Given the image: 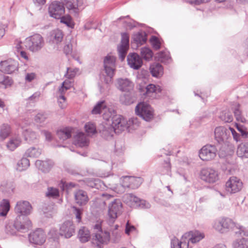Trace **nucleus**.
Instances as JSON below:
<instances>
[{
    "label": "nucleus",
    "instance_id": "f257e3e1",
    "mask_svg": "<svg viewBox=\"0 0 248 248\" xmlns=\"http://www.w3.org/2000/svg\"><path fill=\"white\" fill-rule=\"evenodd\" d=\"M112 113L109 121L103 122L99 128L102 136L107 139L111 138L114 133H119L129 127L127 120L123 116L116 114L114 110Z\"/></svg>",
    "mask_w": 248,
    "mask_h": 248
},
{
    "label": "nucleus",
    "instance_id": "f03ea898",
    "mask_svg": "<svg viewBox=\"0 0 248 248\" xmlns=\"http://www.w3.org/2000/svg\"><path fill=\"white\" fill-rule=\"evenodd\" d=\"M17 217L15 221V227L20 230H29L31 226V222L27 216L32 212V206L30 203L26 201L17 202L15 208Z\"/></svg>",
    "mask_w": 248,
    "mask_h": 248
},
{
    "label": "nucleus",
    "instance_id": "7ed1b4c3",
    "mask_svg": "<svg viewBox=\"0 0 248 248\" xmlns=\"http://www.w3.org/2000/svg\"><path fill=\"white\" fill-rule=\"evenodd\" d=\"M45 44L43 37L36 33L27 37L24 41L26 48L32 52H36L40 50Z\"/></svg>",
    "mask_w": 248,
    "mask_h": 248
},
{
    "label": "nucleus",
    "instance_id": "20e7f679",
    "mask_svg": "<svg viewBox=\"0 0 248 248\" xmlns=\"http://www.w3.org/2000/svg\"><path fill=\"white\" fill-rule=\"evenodd\" d=\"M131 176H125L119 178L117 176H115L111 178L112 183L109 184L110 188L118 193L124 192L125 188L130 187V182Z\"/></svg>",
    "mask_w": 248,
    "mask_h": 248
},
{
    "label": "nucleus",
    "instance_id": "39448f33",
    "mask_svg": "<svg viewBox=\"0 0 248 248\" xmlns=\"http://www.w3.org/2000/svg\"><path fill=\"white\" fill-rule=\"evenodd\" d=\"M116 58L112 55H108L104 60V68L107 77L104 78V82L109 84L112 82L115 69Z\"/></svg>",
    "mask_w": 248,
    "mask_h": 248
},
{
    "label": "nucleus",
    "instance_id": "423d86ee",
    "mask_svg": "<svg viewBox=\"0 0 248 248\" xmlns=\"http://www.w3.org/2000/svg\"><path fill=\"white\" fill-rule=\"evenodd\" d=\"M234 222L228 217H219L212 223L213 228L220 233H223L232 230Z\"/></svg>",
    "mask_w": 248,
    "mask_h": 248
},
{
    "label": "nucleus",
    "instance_id": "0eeeda50",
    "mask_svg": "<svg viewBox=\"0 0 248 248\" xmlns=\"http://www.w3.org/2000/svg\"><path fill=\"white\" fill-rule=\"evenodd\" d=\"M136 114L146 121H151L154 117V110L147 103L140 102L135 108Z\"/></svg>",
    "mask_w": 248,
    "mask_h": 248
},
{
    "label": "nucleus",
    "instance_id": "6e6552de",
    "mask_svg": "<svg viewBox=\"0 0 248 248\" xmlns=\"http://www.w3.org/2000/svg\"><path fill=\"white\" fill-rule=\"evenodd\" d=\"M204 236L203 232L198 230H193L184 233L180 240L182 242H186L188 248L189 242L196 243L204 238Z\"/></svg>",
    "mask_w": 248,
    "mask_h": 248
},
{
    "label": "nucleus",
    "instance_id": "1a4fd4ad",
    "mask_svg": "<svg viewBox=\"0 0 248 248\" xmlns=\"http://www.w3.org/2000/svg\"><path fill=\"white\" fill-rule=\"evenodd\" d=\"M113 109L108 108L105 101L98 102L92 110L93 114H98L103 113V119L105 121H109L112 116Z\"/></svg>",
    "mask_w": 248,
    "mask_h": 248
},
{
    "label": "nucleus",
    "instance_id": "9d476101",
    "mask_svg": "<svg viewBox=\"0 0 248 248\" xmlns=\"http://www.w3.org/2000/svg\"><path fill=\"white\" fill-rule=\"evenodd\" d=\"M108 207V216L109 217V221L113 223L116 218L122 212V203L120 200L116 199L109 204Z\"/></svg>",
    "mask_w": 248,
    "mask_h": 248
},
{
    "label": "nucleus",
    "instance_id": "9b49d317",
    "mask_svg": "<svg viewBox=\"0 0 248 248\" xmlns=\"http://www.w3.org/2000/svg\"><path fill=\"white\" fill-rule=\"evenodd\" d=\"M217 149L215 146L207 144L203 146L199 152V156L203 161H210L214 159L217 155Z\"/></svg>",
    "mask_w": 248,
    "mask_h": 248
},
{
    "label": "nucleus",
    "instance_id": "f8f14e48",
    "mask_svg": "<svg viewBox=\"0 0 248 248\" xmlns=\"http://www.w3.org/2000/svg\"><path fill=\"white\" fill-rule=\"evenodd\" d=\"M94 229L97 232L94 233L93 240L98 247H101L102 245L107 244L110 239L109 233L106 231H102L101 229V226L96 224L94 226Z\"/></svg>",
    "mask_w": 248,
    "mask_h": 248
},
{
    "label": "nucleus",
    "instance_id": "ddd939ff",
    "mask_svg": "<svg viewBox=\"0 0 248 248\" xmlns=\"http://www.w3.org/2000/svg\"><path fill=\"white\" fill-rule=\"evenodd\" d=\"M200 177L206 183H214L219 180V173L217 170L212 168H203L201 170Z\"/></svg>",
    "mask_w": 248,
    "mask_h": 248
},
{
    "label": "nucleus",
    "instance_id": "4468645a",
    "mask_svg": "<svg viewBox=\"0 0 248 248\" xmlns=\"http://www.w3.org/2000/svg\"><path fill=\"white\" fill-rule=\"evenodd\" d=\"M48 13L51 17L59 19L65 13V7L59 1H53L49 6Z\"/></svg>",
    "mask_w": 248,
    "mask_h": 248
},
{
    "label": "nucleus",
    "instance_id": "2eb2a0df",
    "mask_svg": "<svg viewBox=\"0 0 248 248\" xmlns=\"http://www.w3.org/2000/svg\"><path fill=\"white\" fill-rule=\"evenodd\" d=\"M226 190L231 194L239 192L243 186V183L240 179L232 176L226 183Z\"/></svg>",
    "mask_w": 248,
    "mask_h": 248
},
{
    "label": "nucleus",
    "instance_id": "dca6fc26",
    "mask_svg": "<svg viewBox=\"0 0 248 248\" xmlns=\"http://www.w3.org/2000/svg\"><path fill=\"white\" fill-rule=\"evenodd\" d=\"M128 48L129 36L127 34L124 33L122 34L121 44L118 46L119 57L122 61L125 58Z\"/></svg>",
    "mask_w": 248,
    "mask_h": 248
},
{
    "label": "nucleus",
    "instance_id": "f3484780",
    "mask_svg": "<svg viewBox=\"0 0 248 248\" xmlns=\"http://www.w3.org/2000/svg\"><path fill=\"white\" fill-rule=\"evenodd\" d=\"M46 234L41 229H38L29 235V239L31 243L41 245L46 241Z\"/></svg>",
    "mask_w": 248,
    "mask_h": 248
},
{
    "label": "nucleus",
    "instance_id": "a211bd4d",
    "mask_svg": "<svg viewBox=\"0 0 248 248\" xmlns=\"http://www.w3.org/2000/svg\"><path fill=\"white\" fill-rule=\"evenodd\" d=\"M75 228L72 221H65L60 227V234L66 238H69L75 233Z\"/></svg>",
    "mask_w": 248,
    "mask_h": 248
},
{
    "label": "nucleus",
    "instance_id": "6ab92c4d",
    "mask_svg": "<svg viewBox=\"0 0 248 248\" xmlns=\"http://www.w3.org/2000/svg\"><path fill=\"white\" fill-rule=\"evenodd\" d=\"M127 61L129 66L133 69L138 70L142 65V59L136 53L129 54L127 57Z\"/></svg>",
    "mask_w": 248,
    "mask_h": 248
},
{
    "label": "nucleus",
    "instance_id": "aec40b11",
    "mask_svg": "<svg viewBox=\"0 0 248 248\" xmlns=\"http://www.w3.org/2000/svg\"><path fill=\"white\" fill-rule=\"evenodd\" d=\"M18 62L13 60L2 62L0 64V69L3 72L11 74L17 70Z\"/></svg>",
    "mask_w": 248,
    "mask_h": 248
},
{
    "label": "nucleus",
    "instance_id": "412c9836",
    "mask_svg": "<svg viewBox=\"0 0 248 248\" xmlns=\"http://www.w3.org/2000/svg\"><path fill=\"white\" fill-rule=\"evenodd\" d=\"M229 131L223 126L217 127L214 131L215 139L219 144L224 143L228 139Z\"/></svg>",
    "mask_w": 248,
    "mask_h": 248
},
{
    "label": "nucleus",
    "instance_id": "4be33fe9",
    "mask_svg": "<svg viewBox=\"0 0 248 248\" xmlns=\"http://www.w3.org/2000/svg\"><path fill=\"white\" fill-rule=\"evenodd\" d=\"M116 86L122 92H128L133 88L134 84L128 78H119L116 80Z\"/></svg>",
    "mask_w": 248,
    "mask_h": 248
},
{
    "label": "nucleus",
    "instance_id": "5701e85b",
    "mask_svg": "<svg viewBox=\"0 0 248 248\" xmlns=\"http://www.w3.org/2000/svg\"><path fill=\"white\" fill-rule=\"evenodd\" d=\"M73 143L76 146L82 148L88 146L90 141L84 133L78 132L74 137Z\"/></svg>",
    "mask_w": 248,
    "mask_h": 248
},
{
    "label": "nucleus",
    "instance_id": "b1692460",
    "mask_svg": "<svg viewBox=\"0 0 248 248\" xmlns=\"http://www.w3.org/2000/svg\"><path fill=\"white\" fill-rule=\"evenodd\" d=\"M232 231L234 234V236L237 239L248 238V231L247 228L240 224L234 222V225Z\"/></svg>",
    "mask_w": 248,
    "mask_h": 248
},
{
    "label": "nucleus",
    "instance_id": "393cba45",
    "mask_svg": "<svg viewBox=\"0 0 248 248\" xmlns=\"http://www.w3.org/2000/svg\"><path fill=\"white\" fill-rule=\"evenodd\" d=\"M63 37L62 31L60 30L55 29L50 32L48 40L52 44L58 45L62 41Z\"/></svg>",
    "mask_w": 248,
    "mask_h": 248
},
{
    "label": "nucleus",
    "instance_id": "a878e982",
    "mask_svg": "<svg viewBox=\"0 0 248 248\" xmlns=\"http://www.w3.org/2000/svg\"><path fill=\"white\" fill-rule=\"evenodd\" d=\"M126 196L129 199L130 202L134 203L133 204V206L144 209H148L151 207V205L148 202L143 200H140L132 194H127Z\"/></svg>",
    "mask_w": 248,
    "mask_h": 248
},
{
    "label": "nucleus",
    "instance_id": "bb28decb",
    "mask_svg": "<svg viewBox=\"0 0 248 248\" xmlns=\"http://www.w3.org/2000/svg\"><path fill=\"white\" fill-rule=\"evenodd\" d=\"M27 115L29 119L34 118V121L36 123L42 124L47 118V115L44 112H40L37 113L34 110H30L27 112Z\"/></svg>",
    "mask_w": 248,
    "mask_h": 248
},
{
    "label": "nucleus",
    "instance_id": "cd10ccee",
    "mask_svg": "<svg viewBox=\"0 0 248 248\" xmlns=\"http://www.w3.org/2000/svg\"><path fill=\"white\" fill-rule=\"evenodd\" d=\"M53 165L54 163L51 160H46L45 161L37 160L35 162L36 167L44 172H49Z\"/></svg>",
    "mask_w": 248,
    "mask_h": 248
},
{
    "label": "nucleus",
    "instance_id": "c85d7f7f",
    "mask_svg": "<svg viewBox=\"0 0 248 248\" xmlns=\"http://www.w3.org/2000/svg\"><path fill=\"white\" fill-rule=\"evenodd\" d=\"M74 196L76 203L80 206L85 205L89 200L86 192L82 190L75 192Z\"/></svg>",
    "mask_w": 248,
    "mask_h": 248
},
{
    "label": "nucleus",
    "instance_id": "c756f323",
    "mask_svg": "<svg viewBox=\"0 0 248 248\" xmlns=\"http://www.w3.org/2000/svg\"><path fill=\"white\" fill-rule=\"evenodd\" d=\"M22 143V139L18 135H14L12 136L8 142L7 143L6 146L7 148L10 151H14L18 146H19Z\"/></svg>",
    "mask_w": 248,
    "mask_h": 248
},
{
    "label": "nucleus",
    "instance_id": "7c9ffc66",
    "mask_svg": "<svg viewBox=\"0 0 248 248\" xmlns=\"http://www.w3.org/2000/svg\"><path fill=\"white\" fill-rule=\"evenodd\" d=\"M146 95L150 98H154L157 97V94L161 91V87L153 84L148 85L146 88Z\"/></svg>",
    "mask_w": 248,
    "mask_h": 248
},
{
    "label": "nucleus",
    "instance_id": "2f4dec72",
    "mask_svg": "<svg viewBox=\"0 0 248 248\" xmlns=\"http://www.w3.org/2000/svg\"><path fill=\"white\" fill-rule=\"evenodd\" d=\"M62 4L65 5L70 13H78V5L77 0H61Z\"/></svg>",
    "mask_w": 248,
    "mask_h": 248
},
{
    "label": "nucleus",
    "instance_id": "473e14b6",
    "mask_svg": "<svg viewBox=\"0 0 248 248\" xmlns=\"http://www.w3.org/2000/svg\"><path fill=\"white\" fill-rule=\"evenodd\" d=\"M73 129L72 127H65L57 131V135L60 140L64 141L71 137Z\"/></svg>",
    "mask_w": 248,
    "mask_h": 248
},
{
    "label": "nucleus",
    "instance_id": "72a5a7b5",
    "mask_svg": "<svg viewBox=\"0 0 248 248\" xmlns=\"http://www.w3.org/2000/svg\"><path fill=\"white\" fill-rule=\"evenodd\" d=\"M150 70L152 76L154 77L159 78L163 74V68L159 63H153L150 66Z\"/></svg>",
    "mask_w": 248,
    "mask_h": 248
},
{
    "label": "nucleus",
    "instance_id": "f704fd0d",
    "mask_svg": "<svg viewBox=\"0 0 248 248\" xmlns=\"http://www.w3.org/2000/svg\"><path fill=\"white\" fill-rule=\"evenodd\" d=\"M24 139L28 143H32L38 138V134L31 129H26L22 131Z\"/></svg>",
    "mask_w": 248,
    "mask_h": 248
},
{
    "label": "nucleus",
    "instance_id": "c9c22d12",
    "mask_svg": "<svg viewBox=\"0 0 248 248\" xmlns=\"http://www.w3.org/2000/svg\"><path fill=\"white\" fill-rule=\"evenodd\" d=\"M78 237L81 242H86L88 241L90 238V232L87 228L83 227L81 228L78 231Z\"/></svg>",
    "mask_w": 248,
    "mask_h": 248
},
{
    "label": "nucleus",
    "instance_id": "e433bc0d",
    "mask_svg": "<svg viewBox=\"0 0 248 248\" xmlns=\"http://www.w3.org/2000/svg\"><path fill=\"white\" fill-rule=\"evenodd\" d=\"M42 153L41 149L36 147H31L28 148L25 153V156L31 158L38 157Z\"/></svg>",
    "mask_w": 248,
    "mask_h": 248
},
{
    "label": "nucleus",
    "instance_id": "4c0bfd02",
    "mask_svg": "<svg viewBox=\"0 0 248 248\" xmlns=\"http://www.w3.org/2000/svg\"><path fill=\"white\" fill-rule=\"evenodd\" d=\"M2 71L0 70V87L6 88L10 86L12 83L13 81L11 78L5 76L3 73Z\"/></svg>",
    "mask_w": 248,
    "mask_h": 248
},
{
    "label": "nucleus",
    "instance_id": "58836bf2",
    "mask_svg": "<svg viewBox=\"0 0 248 248\" xmlns=\"http://www.w3.org/2000/svg\"><path fill=\"white\" fill-rule=\"evenodd\" d=\"M233 248H248V238H238L233 241Z\"/></svg>",
    "mask_w": 248,
    "mask_h": 248
},
{
    "label": "nucleus",
    "instance_id": "ea45409f",
    "mask_svg": "<svg viewBox=\"0 0 248 248\" xmlns=\"http://www.w3.org/2000/svg\"><path fill=\"white\" fill-rule=\"evenodd\" d=\"M237 154L242 158H247L248 156V147L247 143H242L239 145L237 148Z\"/></svg>",
    "mask_w": 248,
    "mask_h": 248
},
{
    "label": "nucleus",
    "instance_id": "a19ab883",
    "mask_svg": "<svg viewBox=\"0 0 248 248\" xmlns=\"http://www.w3.org/2000/svg\"><path fill=\"white\" fill-rule=\"evenodd\" d=\"M10 203L8 200L3 199L0 202V216L4 217L6 216L10 210Z\"/></svg>",
    "mask_w": 248,
    "mask_h": 248
},
{
    "label": "nucleus",
    "instance_id": "79ce46f5",
    "mask_svg": "<svg viewBox=\"0 0 248 248\" xmlns=\"http://www.w3.org/2000/svg\"><path fill=\"white\" fill-rule=\"evenodd\" d=\"M30 161L26 157H23L17 163L16 170L21 171L27 170L30 166Z\"/></svg>",
    "mask_w": 248,
    "mask_h": 248
},
{
    "label": "nucleus",
    "instance_id": "37998d69",
    "mask_svg": "<svg viewBox=\"0 0 248 248\" xmlns=\"http://www.w3.org/2000/svg\"><path fill=\"white\" fill-rule=\"evenodd\" d=\"M133 40L137 44L142 45L146 42L147 38L146 33L144 31L139 32L134 34Z\"/></svg>",
    "mask_w": 248,
    "mask_h": 248
},
{
    "label": "nucleus",
    "instance_id": "c03bdc74",
    "mask_svg": "<svg viewBox=\"0 0 248 248\" xmlns=\"http://www.w3.org/2000/svg\"><path fill=\"white\" fill-rule=\"evenodd\" d=\"M60 19L61 23L65 24L67 27L73 29L75 27V23L72 17L69 15L62 16Z\"/></svg>",
    "mask_w": 248,
    "mask_h": 248
},
{
    "label": "nucleus",
    "instance_id": "a18cd8bd",
    "mask_svg": "<svg viewBox=\"0 0 248 248\" xmlns=\"http://www.w3.org/2000/svg\"><path fill=\"white\" fill-rule=\"evenodd\" d=\"M11 133L10 126L8 124H4L0 128V137L2 139H5Z\"/></svg>",
    "mask_w": 248,
    "mask_h": 248
},
{
    "label": "nucleus",
    "instance_id": "49530a36",
    "mask_svg": "<svg viewBox=\"0 0 248 248\" xmlns=\"http://www.w3.org/2000/svg\"><path fill=\"white\" fill-rule=\"evenodd\" d=\"M234 116L238 122L244 123L246 121L245 118L243 116L241 111L240 109V106L238 104L235 105V108H233Z\"/></svg>",
    "mask_w": 248,
    "mask_h": 248
},
{
    "label": "nucleus",
    "instance_id": "de8ad7c7",
    "mask_svg": "<svg viewBox=\"0 0 248 248\" xmlns=\"http://www.w3.org/2000/svg\"><path fill=\"white\" fill-rule=\"evenodd\" d=\"M140 55L146 60H150L153 56L152 50L148 47H142L140 50Z\"/></svg>",
    "mask_w": 248,
    "mask_h": 248
},
{
    "label": "nucleus",
    "instance_id": "09e8293b",
    "mask_svg": "<svg viewBox=\"0 0 248 248\" xmlns=\"http://www.w3.org/2000/svg\"><path fill=\"white\" fill-rule=\"evenodd\" d=\"M219 118L222 121L226 123H230L233 120L232 115L227 110L222 111L220 114Z\"/></svg>",
    "mask_w": 248,
    "mask_h": 248
},
{
    "label": "nucleus",
    "instance_id": "8fccbe9b",
    "mask_svg": "<svg viewBox=\"0 0 248 248\" xmlns=\"http://www.w3.org/2000/svg\"><path fill=\"white\" fill-rule=\"evenodd\" d=\"M125 233L128 235L136 234L138 233V230L134 225L131 224L128 221L125 225Z\"/></svg>",
    "mask_w": 248,
    "mask_h": 248
},
{
    "label": "nucleus",
    "instance_id": "3c124183",
    "mask_svg": "<svg viewBox=\"0 0 248 248\" xmlns=\"http://www.w3.org/2000/svg\"><path fill=\"white\" fill-rule=\"evenodd\" d=\"M160 173L162 175H170V165L169 158H167L164 161V166L161 170Z\"/></svg>",
    "mask_w": 248,
    "mask_h": 248
},
{
    "label": "nucleus",
    "instance_id": "603ef678",
    "mask_svg": "<svg viewBox=\"0 0 248 248\" xmlns=\"http://www.w3.org/2000/svg\"><path fill=\"white\" fill-rule=\"evenodd\" d=\"M46 196L48 198H57L59 196V191L56 188L49 187L47 188Z\"/></svg>",
    "mask_w": 248,
    "mask_h": 248
},
{
    "label": "nucleus",
    "instance_id": "864d4df0",
    "mask_svg": "<svg viewBox=\"0 0 248 248\" xmlns=\"http://www.w3.org/2000/svg\"><path fill=\"white\" fill-rule=\"evenodd\" d=\"M84 128L89 135H93L96 132V126L93 123L89 122L85 124Z\"/></svg>",
    "mask_w": 248,
    "mask_h": 248
},
{
    "label": "nucleus",
    "instance_id": "5fc2aeb1",
    "mask_svg": "<svg viewBox=\"0 0 248 248\" xmlns=\"http://www.w3.org/2000/svg\"><path fill=\"white\" fill-rule=\"evenodd\" d=\"M171 248H187L186 242H182L181 240L174 238L171 240Z\"/></svg>",
    "mask_w": 248,
    "mask_h": 248
},
{
    "label": "nucleus",
    "instance_id": "6e6d98bb",
    "mask_svg": "<svg viewBox=\"0 0 248 248\" xmlns=\"http://www.w3.org/2000/svg\"><path fill=\"white\" fill-rule=\"evenodd\" d=\"M85 182L88 186L93 188L94 187L97 189L99 188V183H100V181L98 179L87 178Z\"/></svg>",
    "mask_w": 248,
    "mask_h": 248
},
{
    "label": "nucleus",
    "instance_id": "4d7b16f0",
    "mask_svg": "<svg viewBox=\"0 0 248 248\" xmlns=\"http://www.w3.org/2000/svg\"><path fill=\"white\" fill-rule=\"evenodd\" d=\"M127 121L128 125H129V127L128 128L129 131L137 128L140 125V121L137 117L131 118Z\"/></svg>",
    "mask_w": 248,
    "mask_h": 248
},
{
    "label": "nucleus",
    "instance_id": "13d9d810",
    "mask_svg": "<svg viewBox=\"0 0 248 248\" xmlns=\"http://www.w3.org/2000/svg\"><path fill=\"white\" fill-rule=\"evenodd\" d=\"M130 187L134 189L138 188L142 183V179L140 177L131 176Z\"/></svg>",
    "mask_w": 248,
    "mask_h": 248
},
{
    "label": "nucleus",
    "instance_id": "bf43d9fd",
    "mask_svg": "<svg viewBox=\"0 0 248 248\" xmlns=\"http://www.w3.org/2000/svg\"><path fill=\"white\" fill-rule=\"evenodd\" d=\"M157 57L162 62H169L170 59L169 53L168 51H162L157 54Z\"/></svg>",
    "mask_w": 248,
    "mask_h": 248
},
{
    "label": "nucleus",
    "instance_id": "052dcab7",
    "mask_svg": "<svg viewBox=\"0 0 248 248\" xmlns=\"http://www.w3.org/2000/svg\"><path fill=\"white\" fill-rule=\"evenodd\" d=\"M79 69L77 68H67V72L65 76L68 78L72 79L76 75Z\"/></svg>",
    "mask_w": 248,
    "mask_h": 248
},
{
    "label": "nucleus",
    "instance_id": "680f3d73",
    "mask_svg": "<svg viewBox=\"0 0 248 248\" xmlns=\"http://www.w3.org/2000/svg\"><path fill=\"white\" fill-rule=\"evenodd\" d=\"M37 75L34 72H26L25 74L24 79L26 83H30L36 79Z\"/></svg>",
    "mask_w": 248,
    "mask_h": 248
},
{
    "label": "nucleus",
    "instance_id": "e2e57ef3",
    "mask_svg": "<svg viewBox=\"0 0 248 248\" xmlns=\"http://www.w3.org/2000/svg\"><path fill=\"white\" fill-rule=\"evenodd\" d=\"M72 209L73 213L76 217L77 222H80L81 220V215L83 213V210L75 206L72 207Z\"/></svg>",
    "mask_w": 248,
    "mask_h": 248
},
{
    "label": "nucleus",
    "instance_id": "0e129e2a",
    "mask_svg": "<svg viewBox=\"0 0 248 248\" xmlns=\"http://www.w3.org/2000/svg\"><path fill=\"white\" fill-rule=\"evenodd\" d=\"M120 101L121 103L126 105H130L132 102L130 95L128 94L121 95L120 97Z\"/></svg>",
    "mask_w": 248,
    "mask_h": 248
},
{
    "label": "nucleus",
    "instance_id": "69168bd1",
    "mask_svg": "<svg viewBox=\"0 0 248 248\" xmlns=\"http://www.w3.org/2000/svg\"><path fill=\"white\" fill-rule=\"evenodd\" d=\"M27 230H18L15 227V224L12 227L11 225H8L6 226V231L8 234L11 235H15L16 234V231L24 232L26 231Z\"/></svg>",
    "mask_w": 248,
    "mask_h": 248
},
{
    "label": "nucleus",
    "instance_id": "338daca9",
    "mask_svg": "<svg viewBox=\"0 0 248 248\" xmlns=\"http://www.w3.org/2000/svg\"><path fill=\"white\" fill-rule=\"evenodd\" d=\"M41 95V93L39 91H37L34 93L32 95L30 96L27 100L29 103H35L38 101Z\"/></svg>",
    "mask_w": 248,
    "mask_h": 248
},
{
    "label": "nucleus",
    "instance_id": "774afa93",
    "mask_svg": "<svg viewBox=\"0 0 248 248\" xmlns=\"http://www.w3.org/2000/svg\"><path fill=\"white\" fill-rule=\"evenodd\" d=\"M150 42L155 49H158L160 47V42L156 37L152 36L150 39Z\"/></svg>",
    "mask_w": 248,
    "mask_h": 248
}]
</instances>
